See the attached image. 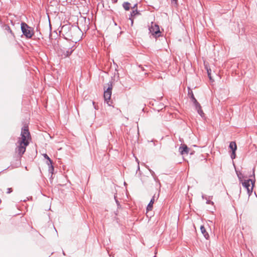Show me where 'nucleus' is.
I'll use <instances>...</instances> for the list:
<instances>
[{
    "label": "nucleus",
    "mask_w": 257,
    "mask_h": 257,
    "mask_svg": "<svg viewBox=\"0 0 257 257\" xmlns=\"http://www.w3.org/2000/svg\"><path fill=\"white\" fill-rule=\"evenodd\" d=\"M68 30L67 36L71 38L72 39L77 40L78 38H76V35H80L81 31L79 27L76 26H63L62 28V31Z\"/></svg>",
    "instance_id": "obj_1"
},
{
    "label": "nucleus",
    "mask_w": 257,
    "mask_h": 257,
    "mask_svg": "<svg viewBox=\"0 0 257 257\" xmlns=\"http://www.w3.org/2000/svg\"><path fill=\"white\" fill-rule=\"evenodd\" d=\"M21 28L23 34L27 39L31 38L34 34V29L25 22L21 23Z\"/></svg>",
    "instance_id": "obj_2"
},
{
    "label": "nucleus",
    "mask_w": 257,
    "mask_h": 257,
    "mask_svg": "<svg viewBox=\"0 0 257 257\" xmlns=\"http://www.w3.org/2000/svg\"><path fill=\"white\" fill-rule=\"evenodd\" d=\"M21 136V140H19V141L21 142V143H23L25 146H28L29 144L28 139L31 137L28 126H24L22 128Z\"/></svg>",
    "instance_id": "obj_3"
},
{
    "label": "nucleus",
    "mask_w": 257,
    "mask_h": 257,
    "mask_svg": "<svg viewBox=\"0 0 257 257\" xmlns=\"http://www.w3.org/2000/svg\"><path fill=\"white\" fill-rule=\"evenodd\" d=\"M108 87L105 90V87H104V101L107 102L108 105L110 106L111 104L109 103L110 99L111 96V90H112V83L109 82L107 83Z\"/></svg>",
    "instance_id": "obj_4"
},
{
    "label": "nucleus",
    "mask_w": 257,
    "mask_h": 257,
    "mask_svg": "<svg viewBox=\"0 0 257 257\" xmlns=\"http://www.w3.org/2000/svg\"><path fill=\"white\" fill-rule=\"evenodd\" d=\"M254 183L255 180H253L251 179L244 180V181L242 183V186L247 190L248 196H249L252 192L253 186L254 184Z\"/></svg>",
    "instance_id": "obj_5"
},
{
    "label": "nucleus",
    "mask_w": 257,
    "mask_h": 257,
    "mask_svg": "<svg viewBox=\"0 0 257 257\" xmlns=\"http://www.w3.org/2000/svg\"><path fill=\"white\" fill-rule=\"evenodd\" d=\"M150 32L154 37L157 38L160 37L161 32L160 31L159 27L157 24H153L152 23V26L149 28Z\"/></svg>",
    "instance_id": "obj_6"
},
{
    "label": "nucleus",
    "mask_w": 257,
    "mask_h": 257,
    "mask_svg": "<svg viewBox=\"0 0 257 257\" xmlns=\"http://www.w3.org/2000/svg\"><path fill=\"white\" fill-rule=\"evenodd\" d=\"M19 145L16 149V152L19 154L20 156H22L23 154L26 151V147L23 143H21V142L18 141Z\"/></svg>",
    "instance_id": "obj_7"
},
{
    "label": "nucleus",
    "mask_w": 257,
    "mask_h": 257,
    "mask_svg": "<svg viewBox=\"0 0 257 257\" xmlns=\"http://www.w3.org/2000/svg\"><path fill=\"white\" fill-rule=\"evenodd\" d=\"M44 157L47 160V164L49 166V172L53 173V171L54 170V167L52 165L53 162L51 159L49 157V156L46 154H44L43 155Z\"/></svg>",
    "instance_id": "obj_8"
},
{
    "label": "nucleus",
    "mask_w": 257,
    "mask_h": 257,
    "mask_svg": "<svg viewBox=\"0 0 257 257\" xmlns=\"http://www.w3.org/2000/svg\"><path fill=\"white\" fill-rule=\"evenodd\" d=\"M179 152L181 155L188 154L189 151V148L186 145H183L179 147Z\"/></svg>",
    "instance_id": "obj_9"
},
{
    "label": "nucleus",
    "mask_w": 257,
    "mask_h": 257,
    "mask_svg": "<svg viewBox=\"0 0 257 257\" xmlns=\"http://www.w3.org/2000/svg\"><path fill=\"white\" fill-rule=\"evenodd\" d=\"M194 105L195 107V109L197 111L198 114L202 117H204L205 114H204L203 110L201 109V106L200 104H199V103L198 101H197L196 103H194Z\"/></svg>",
    "instance_id": "obj_10"
},
{
    "label": "nucleus",
    "mask_w": 257,
    "mask_h": 257,
    "mask_svg": "<svg viewBox=\"0 0 257 257\" xmlns=\"http://www.w3.org/2000/svg\"><path fill=\"white\" fill-rule=\"evenodd\" d=\"M188 97L191 99V100L193 104L195 103H196L197 100L195 98L194 95L193 93V91L189 87H188Z\"/></svg>",
    "instance_id": "obj_11"
},
{
    "label": "nucleus",
    "mask_w": 257,
    "mask_h": 257,
    "mask_svg": "<svg viewBox=\"0 0 257 257\" xmlns=\"http://www.w3.org/2000/svg\"><path fill=\"white\" fill-rule=\"evenodd\" d=\"M140 13L137 9L133 10L130 14L129 19L131 21L132 25L133 24V17L137 15H139Z\"/></svg>",
    "instance_id": "obj_12"
},
{
    "label": "nucleus",
    "mask_w": 257,
    "mask_h": 257,
    "mask_svg": "<svg viewBox=\"0 0 257 257\" xmlns=\"http://www.w3.org/2000/svg\"><path fill=\"white\" fill-rule=\"evenodd\" d=\"M200 230H201V233L203 234L204 237L207 239H208L209 237V235L208 233H207V232L206 231V230L203 225L201 226Z\"/></svg>",
    "instance_id": "obj_13"
},
{
    "label": "nucleus",
    "mask_w": 257,
    "mask_h": 257,
    "mask_svg": "<svg viewBox=\"0 0 257 257\" xmlns=\"http://www.w3.org/2000/svg\"><path fill=\"white\" fill-rule=\"evenodd\" d=\"M155 195L152 197V198L151 199V201H150V203H149V204L147 206V210L149 211V210H151L152 208H153V205L155 202Z\"/></svg>",
    "instance_id": "obj_14"
},
{
    "label": "nucleus",
    "mask_w": 257,
    "mask_h": 257,
    "mask_svg": "<svg viewBox=\"0 0 257 257\" xmlns=\"http://www.w3.org/2000/svg\"><path fill=\"white\" fill-rule=\"evenodd\" d=\"M229 147L230 149L232 151V152L236 151L237 149V146L235 142H231L229 144Z\"/></svg>",
    "instance_id": "obj_15"
},
{
    "label": "nucleus",
    "mask_w": 257,
    "mask_h": 257,
    "mask_svg": "<svg viewBox=\"0 0 257 257\" xmlns=\"http://www.w3.org/2000/svg\"><path fill=\"white\" fill-rule=\"evenodd\" d=\"M3 28L5 30L8 31L9 33H10L13 36H14V34L9 25H4L3 26Z\"/></svg>",
    "instance_id": "obj_16"
},
{
    "label": "nucleus",
    "mask_w": 257,
    "mask_h": 257,
    "mask_svg": "<svg viewBox=\"0 0 257 257\" xmlns=\"http://www.w3.org/2000/svg\"><path fill=\"white\" fill-rule=\"evenodd\" d=\"M149 170L150 171V172L151 173L152 176H153L154 180L157 182V183H159V184H160V181L158 179L157 177L156 176L155 172L152 170L151 169H149Z\"/></svg>",
    "instance_id": "obj_17"
},
{
    "label": "nucleus",
    "mask_w": 257,
    "mask_h": 257,
    "mask_svg": "<svg viewBox=\"0 0 257 257\" xmlns=\"http://www.w3.org/2000/svg\"><path fill=\"white\" fill-rule=\"evenodd\" d=\"M72 48H73V47H72V48L70 49H71L70 50H67V51H64V52H63V55L64 56V57H68L69 56H70V55L72 54V52H73V50H72Z\"/></svg>",
    "instance_id": "obj_18"
},
{
    "label": "nucleus",
    "mask_w": 257,
    "mask_h": 257,
    "mask_svg": "<svg viewBox=\"0 0 257 257\" xmlns=\"http://www.w3.org/2000/svg\"><path fill=\"white\" fill-rule=\"evenodd\" d=\"M130 3L128 2H124L122 4V7L125 11H128L130 10Z\"/></svg>",
    "instance_id": "obj_19"
},
{
    "label": "nucleus",
    "mask_w": 257,
    "mask_h": 257,
    "mask_svg": "<svg viewBox=\"0 0 257 257\" xmlns=\"http://www.w3.org/2000/svg\"><path fill=\"white\" fill-rule=\"evenodd\" d=\"M230 157H231V158L233 160V159H234L236 157V155H235V151H233L232 152V153L230 155Z\"/></svg>",
    "instance_id": "obj_20"
},
{
    "label": "nucleus",
    "mask_w": 257,
    "mask_h": 257,
    "mask_svg": "<svg viewBox=\"0 0 257 257\" xmlns=\"http://www.w3.org/2000/svg\"><path fill=\"white\" fill-rule=\"evenodd\" d=\"M207 74H208V77L209 78V79L210 80H211L212 78L211 77V69H207Z\"/></svg>",
    "instance_id": "obj_21"
},
{
    "label": "nucleus",
    "mask_w": 257,
    "mask_h": 257,
    "mask_svg": "<svg viewBox=\"0 0 257 257\" xmlns=\"http://www.w3.org/2000/svg\"><path fill=\"white\" fill-rule=\"evenodd\" d=\"M206 204L213 205L214 203H213V202H212L211 200L208 199V198H207L206 199Z\"/></svg>",
    "instance_id": "obj_22"
},
{
    "label": "nucleus",
    "mask_w": 257,
    "mask_h": 257,
    "mask_svg": "<svg viewBox=\"0 0 257 257\" xmlns=\"http://www.w3.org/2000/svg\"><path fill=\"white\" fill-rule=\"evenodd\" d=\"M12 191H13V190H12V188H8L7 189V194H10V193H11Z\"/></svg>",
    "instance_id": "obj_23"
},
{
    "label": "nucleus",
    "mask_w": 257,
    "mask_h": 257,
    "mask_svg": "<svg viewBox=\"0 0 257 257\" xmlns=\"http://www.w3.org/2000/svg\"><path fill=\"white\" fill-rule=\"evenodd\" d=\"M114 198L117 205L118 206L119 205L118 201L116 199L115 196H114Z\"/></svg>",
    "instance_id": "obj_24"
},
{
    "label": "nucleus",
    "mask_w": 257,
    "mask_h": 257,
    "mask_svg": "<svg viewBox=\"0 0 257 257\" xmlns=\"http://www.w3.org/2000/svg\"><path fill=\"white\" fill-rule=\"evenodd\" d=\"M177 1L178 0H172V3H174L175 5H177Z\"/></svg>",
    "instance_id": "obj_25"
},
{
    "label": "nucleus",
    "mask_w": 257,
    "mask_h": 257,
    "mask_svg": "<svg viewBox=\"0 0 257 257\" xmlns=\"http://www.w3.org/2000/svg\"><path fill=\"white\" fill-rule=\"evenodd\" d=\"M202 198L203 199H205L206 200L207 199V197H206V196H205V195H204V194H202Z\"/></svg>",
    "instance_id": "obj_26"
},
{
    "label": "nucleus",
    "mask_w": 257,
    "mask_h": 257,
    "mask_svg": "<svg viewBox=\"0 0 257 257\" xmlns=\"http://www.w3.org/2000/svg\"><path fill=\"white\" fill-rule=\"evenodd\" d=\"M113 3H116L117 2V0H111Z\"/></svg>",
    "instance_id": "obj_27"
},
{
    "label": "nucleus",
    "mask_w": 257,
    "mask_h": 257,
    "mask_svg": "<svg viewBox=\"0 0 257 257\" xmlns=\"http://www.w3.org/2000/svg\"><path fill=\"white\" fill-rule=\"evenodd\" d=\"M137 7V4H135L132 8L134 9H135V8H136Z\"/></svg>",
    "instance_id": "obj_28"
},
{
    "label": "nucleus",
    "mask_w": 257,
    "mask_h": 257,
    "mask_svg": "<svg viewBox=\"0 0 257 257\" xmlns=\"http://www.w3.org/2000/svg\"><path fill=\"white\" fill-rule=\"evenodd\" d=\"M241 175V173H240L239 174H237V176L239 178V179H240V175Z\"/></svg>",
    "instance_id": "obj_29"
},
{
    "label": "nucleus",
    "mask_w": 257,
    "mask_h": 257,
    "mask_svg": "<svg viewBox=\"0 0 257 257\" xmlns=\"http://www.w3.org/2000/svg\"><path fill=\"white\" fill-rule=\"evenodd\" d=\"M212 197H213V196H209V197H208V199H212Z\"/></svg>",
    "instance_id": "obj_30"
},
{
    "label": "nucleus",
    "mask_w": 257,
    "mask_h": 257,
    "mask_svg": "<svg viewBox=\"0 0 257 257\" xmlns=\"http://www.w3.org/2000/svg\"><path fill=\"white\" fill-rule=\"evenodd\" d=\"M137 169H138V170H140V166H139V165H138Z\"/></svg>",
    "instance_id": "obj_31"
},
{
    "label": "nucleus",
    "mask_w": 257,
    "mask_h": 257,
    "mask_svg": "<svg viewBox=\"0 0 257 257\" xmlns=\"http://www.w3.org/2000/svg\"><path fill=\"white\" fill-rule=\"evenodd\" d=\"M113 64H114V65H116V67H118V65H117V64H116L114 63V61H113Z\"/></svg>",
    "instance_id": "obj_32"
},
{
    "label": "nucleus",
    "mask_w": 257,
    "mask_h": 257,
    "mask_svg": "<svg viewBox=\"0 0 257 257\" xmlns=\"http://www.w3.org/2000/svg\"><path fill=\"white\" fill-rule=\"evenodd\" d=\"M63 254L64 255H65V253L64 251H63Z\"/></svg>",
    "instance_id": "obj_33"
},
{
    "label": "nucleus",
    "mask_w": 257,
    "mask_h": 257,
    "mask_svg": "<svg viewBox=\"0 0 257 257\" xmlns=\"http://www.w3.org/2000/svg\"><path fill=\"white\" fill-rule=\"evenodd\" d=\"M136 159L137 161H138V159L137 158H136Z\"/></svg>",
    "instance_id": "obj_34"
}]
</instances>
